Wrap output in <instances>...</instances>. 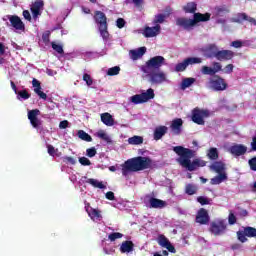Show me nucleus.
<instances>
[{
	"mask_svg": "<svg viewBox=\"0 0 256 256\" xmlns=\"http://www.w3.org/2000/svg\"><path fill=\"white\" fill-rule=\"evenodd\" d=\"M174 153L179 156L178 163L181 165V167H184V169H187V171H197L199 167H205L207 165V162L204 160H201L199 158L193 159L195 157V151L189 148H185L183 146H175L173 148Z\"/></svg>",
	"mask_w": 256,
	"mask_h": 256,
	"instance_id": "nucleus-1",
	"label": "nucleus"
},
{
	"mask_svg": "<svg viewBox=\"0 0 256 256\" xmlns=\"http://www.w3.org/2000/svg\"><path fill=\"white\" fill-rule=\"evenodd\" d=\"M153 167V160L150 157L138 156L125 161L122 166V175L127 177L129 173H137L151 169Z\"/></svg>",
	"mask_w": 256,
	"mask_h": 256,
	"instance_id": "nucleus-2",
	"label": "nucleus"
},
{
	"mask_svg": "<svg viewBox=\"0 0 256 256\" xmlns=\"http://www.w3.org/2000/svg\"><path fill=\"white\" fill-rule=\"evenodd\" d=\"M93 19L98 26V31L103 41H109V23L107 22V15H105V12L96 10Z\"/></svg>",
	"mask_w": 256,
	"mask_h": 256,
	"instance_id": "nucleus-3",
	"label": "nucleus"
},
{
	"mask_svg": "<svg viewBox=\"0 0 256 256\" xmlns=\"http://www.w3.org/2000/svg\"><path fill=\"white\" fill-rule=\"evenodd\" d=\"M212 66L213 68L209 66H203L201 69V73L203 75H217L219 71H223L224 73H226V75H231L233 69H235V66L233 64H228L223 69V65H221L219 62H213Z\"/></svg>",
	"mask_w": 256,
	"mask_h": 256,
	"instance_id": "nucleus-4",
	"label": "nucleus"
},
{
	"mask_svg": "<svg viewBox=\"0 0 256 256\" xmlns=\"http://www.w3.org/2000/svg\"><path fill=\"white\" fill-rule=\"evenodd\" d=\"M165 65V57L154 56L150 58L145 65L141 66L142 73H151V71H159Z\"/></svg>",
	"mask_w": 256,
	"mask_h": 256,
	"instance_id": "nucleus-5",
	"label": "nucleus"
},
{
	"mask_svg": "<svg viewBox=\"0 0 256 256\" xmlns=\"http://www.w3.org/2000/svg\"><path fill=\"white\" fill-rule=\"evenodd\" d=\"M151 99H155V90L149 88L146 92L132 96L130 101L134 103V105H141V103H147V101H151Z\"/></svg>",
	"mask_w": 256,
	"mask_h": 256,
	"instance_id": "nucleus-6",
	"label": "nucleus"
},
{
	"mask_svg": "<svg viewBox=\"0 0 256 256\" xmlns=\"http://www.w3.org/2000/svg\"><path fill=\"white\" fill-rule=\"evenodd\" d=\"M209 231L215 237H219L225 234V231H227V223L225 220L221 219L214 220L210 223Z\"/></svg>",
	"mask_w": 256,
	"mask_h": 256,
	"instance_id": "nucleus-7",
	"label": "nucleus"
},
{
	"mask_svg": "<svg viewBox=\"0 0 256 256\" xmlns=\"http://www.w3.org/2000/svg\"><path fill=\"white\" fill-rule=\"evenodd\" d=\"M146 77L149 78V82L152 85H161L167 81V75L163 71L152 70L151 72H144Z\"/></svg>",
	"mask_w": 256,
	"mask_h": 256,
	"instance_id": "nucleus-8",
	"label": "nucleus"
},
{
	"mask_svg": "<svg viewBox=\"0 0 256 256\" xmlns=\"http://www.w3.org/2000/svg\"><path fill=\"white\" fill-rule=\"evenodd\" d=\"M211 112L207 109L194 108L192 110V121L196 125H205V119L210 117Z\"/></svg>",
	"mask_w": 256,
	"mask_h": 256,
	"instance_id": "nucleus-9",
	"label": "nucleus"
},
{
	"mask_svg": "<svg viewBox=\"0 0 256 256\" xmlns=\"http://www.w3.org/2000/svg\"><path fill=\"white\" fill-rule=\"evenodd\" d=\"M210 89L212 91H225L228 87L227 82L223 77L214 74L212 78L209 79Z\"/></svg>",
	"mask_w": 256,
	"mask_h": 256,
	"instance_id": "nucleus-10",
	"label": "nucleus"
},
{
	"mask_svg": "<svg viewBox=\"0 0 256 256\" xmlns=\"http://www.w3.org/2000/svg\"><path fill=\"white\" fill-rule=\"evenodd\" d=\"M236 235L240 243H247V237H256V228L251 226L244 227V230L237 231Z\"/></svg>",
	"mask_w": 256,
	"mask_h": 256,
	"instance_id": "nucleus-11",
	"label": "nucleus"
},
{
	"mask_svg": "<svg viewBox=\"0 0 256 256\" xmlns=\"http://www.w3.org/2000/svg\"><path fill=\"white\" fill-rule=\"evenodd\" d=\"M199 63H203V60L201 58L189 57V58L184 59L183 62L176 64L175 71H176V73H181V72L185 71V69H187V67H189V65H197Z\"/></svg>",
	"mask_w": 256,
	"mask_h": 256,
	"instance_id": "nucleus-12",
	"label": "nucleus"
},
{
	"mask_svg": "<svg viewBox=\"0 0 256 256\" xmlns=\"http://www.w3.org/2000/svg\"><path fill=\"white\" fill-rule=\"evenodd\" d=\"M176 25L177 27H180V29H184V31H191L193 27H195L193 19H189L186 17L176 18Z\"/></svg>",
	"mask_w": 256,
	"mask_h": 256,
	"instance_id": "nucleus-13",
	"label": "nucleus"
},
{
	"mask_svg": "<svg viewBox=\"0 0 256 256\" xmlns=\"http://www.w3.org/2000/svg\"><path fill=\"white\" fill-rule=\"evenodd\" d=\"M45 7V2L43 0H35L30 6V11L32 13L33 19H37L41 16V11Z\"/></svg>",
	"mask_w": 256,
	"mask_h": 256,
	"instance_id": "nucleus-14",
	"label": "nucleus"
},
{
	"mask_svg": "<svg viewBox=\"0 0 256 256\" xmlns=\"http://www.w3.org/2000/svg\"><path fill=\"white\" fill-rule=\"evenodd\" d=\"M195 221L199 223V225H209V221H211V217H209V212L205 208H200L196 214Z\"/></svg>",
	"mask_w": 256,
	"mask_h": 256,
	"instance_id": "nucleus-15",
	"label": "nucleus"
},
{
	"mask_svg": "<svg viewBox=\"0 0 256 256\" xmlns=\"http://www.w3.org/2000/svg\"><path fill=\"white\" fill-rule=\"evenodd\" d=\"M39 113H41L39 109H33L28 112V119L34 129H39L43 125V122L37 117Z\"/></svg>",
	"mask_w": 256,
	"mask_h": 256,
	"instance_id": "nucleus-16",
	"label": "nucleus"
},
{
	"mask_svg": "<svg viewBox=\"0 0 256 256\" xmlns=\"http://www.w3.org/2000/svg\"><path fill=\"white\" fill-rule=\"evenodd\" d=\"M203 53L207 59H217L219 53V47L217 44H208L204 49Z\"/></svg>",
	"mask_w": 256,
	"mask_h": 256,
	"instance_id": "nucleus-17",
	"label": "nucleus"
},
{
	"mask_svg": "<svg viewBox=\"0 0 256 256\" xmlns=\"http://www.w3.org/2000/svg\"><path fill=\"white\" fill-rule=\"evenodd\" d=\"M229 153H231L233 157H242V155L247 154V146L243 144H233L229 148Z\"/></svg>",
	"mask_w": 256,
	"mask_h": 256,
	"instance_id": "nucleus-18",
	"label": "nucleus"
},
{
	"mask_svg": "<svg viewBox=\"0 0 256 256\" xmlns=\"http://www.w3.org/2000/svg\"><path fill=\"white\" fill-rule=\"evenodd\" d=\"M159 33H161V25L157 24L156 26H153V27H149V26L145 27L143 35L144 37L149 39L151 37H157Z\"/></svg>",
	"mask_w": 256,
	"mask_h": 256,
	"instance_id": "nucleus-19",
	"label": "nucleus"
},
{
	"mask_svg": "<svg viewBox=\"0 0 256 256\" xmlns=\"http://www.w3.org/2000/svg\"><path fill=\"white\" fill-rule=\"evenodd\" d=\"M235 57V52L231 50H218L217 61H231Z\"/></svg>",
	"mask_w": 256,
	"mask_h": 256,
	"instance_id": "nucleus-20",
	"label": "nucleus"
},
{
	"mask_svg": "<svg viewBox=\"0 0 256 256\" xmlns=\"http://www.w3.org/2000/svg\"><path fill=\"white\" fill-rule=\"evenodd\" d=\"M9 21L12 27H14V29H16L17 31H25V24L23 23V21L19 16L17 15L10 16Z\"/></svg>",
	"mask_w": 256,
	"mask_h": 256,
	"instance_id": "nucleus-21",
	"label": "nucleus"
},
{
	"mask_svg": "<svg viewBox=\"0 0 256 256\" xmlns=\"http://www.w3.org/2000/svg\"><path fill=\"white\" fill-rule=\"evenodd\" d=\"M169 128L167 126H158L154 129L153 139L154 141H159L167 135Z\"/></svg>",
	"mask_w": 256,
	"mask_h": 256,
	"instance_id": "nucleus-22",
	"label": "nucleus"
},
{
	"mask_svg": "<svg viewBox=\"0 0 256 256\" xmlns=\"http://www.w3.org/2000/svg\"><path fill=\"white\" fill-rule=\"evenodd\" d=\"M210 20H211V14L210 13L202 14V13H199V12L194 13L193 19H192V21L194 22V27L197 25V23H205V22L210 21Z\"/></svg>",
	"mask_w": 256,
	"mask_h": 256,
	"instance_id": "nucleus-23",
	"label": "nucleus"
},
{
	"mask_svg": "<svg viewBox=\"0 0 256 256\" xmlns=\"http://www.w3.org/2000/svg\"><path fill=\"white\" fill-rule=\"evenodd\" d=\"M32 86L34 87V93H36L40 99H43V101H47V94L41 91V82L34 78L32 80Z\"/></svg>",
	"mask_w": 256,
	"mask_h": 256,
	"instance_id": "nucleus-24",
	"label": "nucleus"
},
{
	"mask_svg": "<svg viewBox=\"0 0 256 256\" xmlns=\"http://www.w3.org/2000/svg\"><path fill=\"white\" fill-rule=\"evenodd\" d=\"M149 205H150V209H163V208L167 207V202H165L161 199L152 197L149 199Z\"/></svg>",
	"mask_w": 256,
	"mask_h": 256,
	"instance_id": "nucleus-25",
	"label": "nucleus"
},
{
	"mask_svg": "<svg viewBox=\"0 0 256 256\" xmlns=\"http://www.w3.org/2000/svg\"><path fill=\"white\" fill-rule=\"evenodd\" d=\"M181 127H183V120L181 118L174 119L170 125L174 135H181Z\"/></svg>",
	"mask_w": 256,
	"mask_h": 256,
	"instance_id": "nucleus-26",
	"label": "nucleus"
},
{
	"mask_svg": "<svg viewBox=\"0 0 256 256\" xmlns=\"http://www.w3.org/2000/svg\"><path fill=\"white\" fill-rule=\"evenodd\" d=\"M210 171H214L221 175V173H225V163L222 161H215L209 166Z\"/></svg>",
	"mask_w": 256,
	"mask_h": 256,
	"instance_id": "nucleus-27",
	"label": "nucleus"
},
{
	"mask_svg": "<svg viewBox=\"0 0 256 256\" xmlns=\"http://www.w3.org/2000/svg\"><path fill=\"white\" fill-rule=\"evenodd\" d=\"M147 53V48L140 47L137 50H131L130 51V57L133 59V61H137V59H141L142 56Z\"/></svg>",
	"mask_w": 256,
	"mask_h": 256,
	"instance_id": "nucleus-28",
	"label": "nucleus"
},
{
	"mask_svg": "<svg viewBox=\"0 0 256 256\" xmlns=\"http://www.w3.org/2000/svg\"><path fill=\"white\" fill-rule=\"evenodd\" d=\"M135 248V244H133V241H123L120 246V252L121 253H131L133 249Z\"/></svg>",
	"mask_w": 256,
	"mask_h": 256,
	"instance_id": "nucleus-29",
	"label": "nucleus"
},
{
	"mask_svg": "<svg viewBox=\"0 0 256 256\" xmlns=\"http://www.w3.org/2000/svg\"><path fill=\"white\" fill-rule=\"evenodd\" d=\"M101 121L107 127H113L115 125V119H113V116L109 112L101 114Z\"/></svg>",
	"mask_w": 256,
	"mask_h": 256,
	"instance_id": "nucleus-30",
	"label": "nucleus"
},
{
	"mask_svg": "<svg viewBox=\"0 0 256 256\" xmlns=\"http://www.w3.org/2000/svg\"><path fill=\"white\" fill-rule=\"evenodd\" d=\"M184 13H191L194 14L197 12V3L196 2H188L186 5L183 6Z\"/></svg>",
	"mask_w": 256,
	"mask_h": 256,
	"instance_id": "nucleus-31",
	"label": "nucleus"
},
{
	"mask_svg": "<svg viewBox=\"0 0 256 256\" xmlns=\"http://www.w3.org/2000/svg\"><path fill=\"white\" fill-rule=\"evenodd\" d=\"M227 174L226 173H220L214 178L210 180L211 185H220V183H223V181H226Z\"/></svg>",
	"mask_w": 256,
	"mask_h": 256,
	"instance_id": "nucleus-32",
	"label": "nucleus"
},
{
	"mask_svg": "<svg viewBox=\"0 0 256 256\" xmlns=\"http://www.w3.org/2000/svg\"><path fill=\"white\" fill-rule=\"evenodd\" d=\"M207 157L210 161H217V159H219V150L215 147L210 148L207 151Z\"/></svg>",
	"mask_w": 256,
	"mask_h": 256,
	"instance_id": "nucleus-33",
	"label": "nucleus"
},
{
	"mask_svg": "<svg viewBox=\"0 0 256 256\" xmlns=\"http://www.w3.org/2000/svg\"><path fill=\"white\" fill-rule=\"evenodd\" d=\"M241 21H248L249 23H253V25L256 26V20L255 18L249 17L245 13H239L238 14V19L236 20V23H241Z\"/></svg>",
	"mask_w": 256,
	"mask_h": 256,
	"instance_id": "nucleus-34",
	"label": "nucleus"
},
{
	"mask_svg": "<svg viewBox=\"0 0 256 256\" xmlns=\"http://www.w3.org/2000/svg\"><path fill=\"white\" fill-rule=\"evenodd\" d=\"M199 188L195 184H187L185 186V193L186 195H196Z\"/></svg>",
	"mask_w": 256,
	"mask_h": 256,
	"instance_id": "nucleus-35",
	"label": "nucleus"
},
{
	"mask_svg": "<svg viewBox=\"0 0 256 256\" xmlns=\"http://www.w3.org/2000/svg\"><path fill=\"white\" fill-rule=\"evenodd\" d=\"M195 78H184L181 82V89L182 91H185V89H188V87H191L193 83H195Z\"/></svg>",
	"mask_w": 256,
	"mask_h": 256,
	"instance_id": "nucleus-36",
	"label": "nucleus"
},
{
	"mask_svg": "<svg viewBox=\"0 0 256 256\" xmlns=\"http://www.w3.org/2000/svg\"><path fill=\"white\" fill-rule=\"evenodd\" d=\"M77 135L79 139H81L82 141H86L87 143H91V141H93V138L91 137V135H89L84 130H79Z\"/></svg>",
	"mask_w": 256,
	"mask_h": 256,
	"instance_id": "nucleus-37",
	"label": "nucleus"
},
{
	"mask_svg": "<svg viewBox=\"0 0 256 256\" xmlns=\"http://www.w3.org/2000/svg\"><path fill=\"white\" fill-rule=\"evenodd\" d=\"M129 145H143V136H132L128 138Z\"/></svg>",
	"mask_w": 256,
	"mask_h": 256,
	"instance_id": "nucleus-38",
	"label": "nucleus"
},
{
	"mask_svg": "<svg viewBox=\"0 0 256 256\" xmlns=\"http://www.w3.org/2000/svg\"><path fill=\"white\" fill-rule=\"evenodd\" d=\"M165 19H167V15L165 14H157L155 15L154 17V20H153V25H159L161 23H165Z\"/></svg>",
	"mask_w": 256,
	"mask_h": 256,
	"instance_id": "nucleus-39",
	"label": "nucleus"
},
{
	"mask_svg": "<svg viewBox=\"0 0 256 256\" xmlns=\"http://www.w3.org/2000/svg\"><path fill=\"white\" fill-rule=\"evenodd\" d=\"M87 183L92 185V187H96L97 189H105L103 182H99L98 180H95L93 178L88 179Z\"/></svg>",
	"mask_w": 256,
	"mask_h": 256,
	"instance_id": "nucleus-40",
	"label": "nucleus"
},
{
	"mask_svg": "<svg viewBox=\"0 0 256 256\" xmlns=\"http://www.w3.org/2000/svg\"><path fill=\"white\" fill-rule=\"evenodd\" d=\"M97 137H99V139H102V141H105L108 144L112 143L111 137L107 133H105V131L98 132Z\"/></svg>",
	"mask_w": 256,
	"mask_h": 256,
	"instance_id": "nucleus-41",
	"label": "nucleus"
},
{
	"mask_svg": "<svg viewBox=\"0 0 256 256\" xmlns=\"http://www.w3.org/2000/svg\"><path fill=\"white\" fill-rule=\"evenodd\" d=\"M169 239H167V237H165V235L160 234L158 236V245H160V247H166L169 244Z\"/></svg>",
	"mask_w": 256,
	"mask_h": 256,
	"instance_id": "nucleus-42",
	"label": "nucleus"
},
{
	"mask_svg": "<svg viewBox=\"0 0 256 256\" xmlns=\"http://www.w3.org/2000/svg\"><path fill=\"white\" fill-rule=\"evenodd\" d=\"M120 71H121V67L114 66L108 69L107 75H109V77H114V75H119Z\"/></svg>",
	"mask_w": 256,
	"mask_h": 256,
	"instance_id": "nucleus-43",
	"label": "nucleus"
},
{
	"mask_svg": "<svg viewBox=\"0 0 256 256\" xmlns=\"http://www.w3.org/2000/svg\"><path fill=\"white\" fill-rule=\"evenodd\" d=\"M227 13H229V10L227 9V7L225 6L216 7V15H218L219 17H223V15H227Z\"/></svg>",
	"mask_w": 256,
	"mask_h": 256,
	"instance_id": "nucleus-44",
	"label": "nucleus"
},
{
	"mask_svg": "<svg viewBox=\"0 0 256 256\" xmlns=\"http://www.w3.org/2000/svg\"><path fill=\"white\" fill-rule=\"evenodd\" d=\"M51 45H52V49H54V51H56V53H59V55H63V53H65L62 45L57 44L55 42H52Z\"/></svg>",
	"mask_w": 256,
	"mask_h": 256,
	"instance_id": "nucleus-45",
	"label": "nucleus"
},
{
	"mask_svg": "<svg viewBox=\"0 0 256 256\" xmlns=\"http://www.w3.org/2000/svg\"><path fill=\"white\" fill-rule=\"evenodd\" d=\"M197 202L200 203V205H210L211 199L205 197V196H198Z\"/></svg>",
	"mask_w": 256,
	"mask_h": 256,
	"instance_id": "nucleus-46",
	"label": "nucleus"
},
{
	"mask_svg": "<svg viewBox=\"0 0 256 256\" xmlns=\"http://www.w3.org/2000/svg\"><path fill=\"white\" fill-rule=\"evenodd\" d=\"M122 237H123V234H121L120 232H113L108 235V239L110 241H117V239H121Z\"/></svg>",
	"mask_w": 256,
	"mask_h": 256,
	"instance_id": "nucleus-47",
	"label": "nucleus"
},
{
	"mask_svg": "<svg viewBox=\"0 0 256 256\" xmlns=\"http://www.w3.org/2000/svg\"><path fill=\"white\" fill-rule=\"evenodd\" d=\"M18 96L21 98V99H24V100H27V99H30L31 98V94L27 91V90H21L18 92Z\"/></svg>",
	"mask_w": 256,
	"mask_h": 256,
	"instance_id": "nucleus-48",
	"label": "nucleus"
},
{
	"mask_svg": "<svg viewBox=\"0 0 256 256\" xmlns=\"http://www.w3.org/2000/svg\"><path fill=\"white\" fill-rule=\"evenodd\" d=\"M87 157L93 158L97 155V149L95 147L88 148L86 150Z\"/></svg>",
	"mask_w": 256,
	"mask_h": 256,
	"instance_id": "nucleus-49",
	"label": "nucleus"
},
{
	"mask_svg": "<svg viewBox=\"0 0 256 256\" xmlns=\"http://www.w3.org/2000/svg\"><path fill=\"white\" fill-rule=\"evenodd\" d=\"M79 163L84 167H89V165H91V160H89L87 157H80Z\"/></svg>",
	"mask_w": 256,
	"mask_h": 256,
	"instance_id": "nucleus-50",
	"label": "nucleus"
},
{
	"mask_svg": "<svg viewBox=\"0 0 256 256\" xmlns=\"http://www.w3.org/2000/svg\"><path fill=\"white\" fill-rule=\"evenodd\" d=\"M83 81H85V83L88 85V87H91V85H93V79H91V75L85 73L83 75Z\"/></svg>",
	"mask_w": 256,
	"mask_h": 256,
	"instance_id": "nucleus-51",
	"label": "nucleus"
},
{
	"mask_svg": "<svg viewBox=\"0 0 256 256\" xmlns=\"http://www.w3.org/2000/svg\"><path fill=\"white\" fill-rule=\"evenodd\" d=\"M248 165L251 171H256V156L248 160Z\"/></svg>",
	"mask_w": 256,
	"mask_h": 256,
	"instance_id": "nucleus-52",
	"label": "nucleus"
},
{
	"mask_svg": "<svg viewBox=\"0 0 256 256\" xmlns=\"http://www.w3.org/2000/svg\"><path fill=\"white\" fill-rule=\"evenodd\" d=\"M63 162L64 163H69L70 165H75L77 163V161H75V158H73L71 156H64L63 157Z\"/></svg>",
	"mask_w": 256,
	"mask_h": 256,
	"instance_id": "nucleus-53",
	"label": "nucleus"
},
{
	"mask_svg": "<svg viewBox=\"0 0 256 256\" xmlns=\"http://www.w3.org/2000/svg\"><path fill=\"white\" fill-rule=\"evenodd\" d=\"M50 37H51V32H49V31L44 32L42 34V41H43V43H46V44L49 43Z\"/></svg>",
	"mask_w": 256,
	"mask_h": 256,
	"instance_id": "nucleus-54",
	"label": "nucleus"
},
{
	"mask_svg": "<svg viewBox=\"0 0 256 256\" xmlns=\"http://www.w3.org/2000/svg\"><path fill=\"white\" fill-rule=\"evenodd\" d=\"M228 223H229V225H235V223H237V217L235 216V214H233V213L229 214Z\"/></svg>",
	"mask_w": 256,
	"mask_h": 256,
	"instance_id": "nucleus-55",
	"label": "nucleus"
},
{
	"mask_svg": "<svg viewBox=\"0 0 256 256\" xmlns=\"http://www.w3.org/2000/svg\"><path fill=\"white\" fill-rule=\"evenodd\" d=\"M90 217H96V219H100L101 217V212L97 209H92L91 213H89Z\"/></svg>",
	"mask_w": 256,
	"mask_h": 256,
	"instance_id": "nucleus-56",
	"label": "nucleus"
},
{
	"mask_svg": "<svg viewBox=\"0 0 256 256\" xmlns=\"http://www.w3.org/2000/svg\"><path fill=\"white\" fill-rule=\"evenodd\" d=\"M125 19L123 18H118L116 20V26L118 27V29H123V27H125Z\"/></svg>",
	"mask_w": 256,
	"mask_h": 256,
	"instance_id": "nucleus-57",
	"label": "nucleus"
},
{
	"mask_svg": "<svg viewBox=\"0 0 256 256\" xmlns=\"http://www.w3.org/2000/svg\"><path fill=\"white\" fill-rule=\"evenodd\" d=\"M231 46L235 49H241V47H243V42L240 40H235L231 43Z\"/></svg>",
	"mask_w": 256,
	"mask_h": 256,
	"instance_id": "nucleus-58",
	"label": "nucleus"
},
{
	"mask_svg": "<svg viewBox=\"0 0 256 256\" xmlns=\"http://www.w3.org/2000/svg\"><path fill=\"white\" fill-rule=\"evenodd\" d=\"M164 248L167 249V251H169L170 253H177L175 246H173L171 242L168 245H166Z\"/></svg>",
	"mask_w": 256,
	"mask_h": 256,
	"instance_id": "nucleus-59",
	"label": "nucleus"
},
{
	"mask_svg": "<svg viewBox=\"0 0 256 256\" xmlns=\"http://www.w3.org/2000/svg\"><path fill=\"white\" fill-rule=\"evenodd\" d=\"M47 149H48V154L51 157H55V147H53V145H48Z\"/></svg>",
	"mask_w": 256,
	"mask_h": 256,
	"instance_id": "nucleus-60",
	"label": "nucleus"
},
{
	"mask_svg": "<svg viewBox=\"0 0 256 256\" xmlns=\"http://www.w3.org/2000/svg\"><path fill=\"white\" fill-rule=\"evenodd\" d=\"M22 15L24 19H26V21H31V13L29 12V10H24Z\"/></svg>",
	"mask_w": 256,
	"mask_h": 256,
	"instance_id": "nucleus-61",
	"label": "nucleus"
},
{
	"mask_svg": "<svg viewBox=\"0 0 256 256\" xmlns=\"http://www.w3.org/2000/svg\"><path fill=\"white\" fill-rule=\"evenodd\" d=\"M106 199H108V201H115V193L109 191L106 193Z\"/></svg>",
	"mask_w": 256,
	"mask_h": 256,
	"instance_id": "nucleus-62",
	"label": "nucleus"
},
{
	"mask_svg": "<svg viewBox=\"0 0 256 256\" xmlns=\"http://www.w3.org/2000/svg\"><path fill=\"white\" fill-rule=\"evenodd\" d=\"M67 127H69V121L63 120L60 122V124H59L60 129H67Z\"/></svg>",
	"mask_w": 256,
	"mask_h": 256,
	"instance_id": "nucleus-63",
	"label": "nucleus"
},
{
	"mask_svg": "<svg viewBox=\"0 0 256 256\" xmlns=\"http://www.w3.org/2000/svg\"><path fill=\"white\" fill-rule=\"evenodd\" d=\"M249 215V212L246 209H241L239 212L240 217H247Z\"/></svg>",
	"mask_w": 256,
	"mask_h": 256,
	"instance_id": "nucleus-64",
	"label": "nucleus"
}]
</instances>
